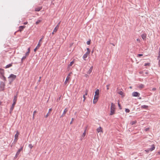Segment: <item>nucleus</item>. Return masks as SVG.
Listing matches in <instances>:
<instances>
[{"label":"nucleus","mask_w":160,"mask_h":160,"mask_svg":"<svg viewBox=\"0 0 160 160\" xmlns=\"http://www.w3.org/2000/svg\"><path fill=\"white\" fill-rule=\"evenodd\" d=\"M17 76L13 74H11L8 77L9 84H11L12 82L16 78Z\"/></svg>","instance_id":"1"},{"label":"nucleus","mask_w":160,"mask_h":160,"mask_svg":"<svg viewBox=\"0 0 160 160\" xmlns=\"http://www.w3.org/2000/svg\"><path fill=\"white\" fill-rule=\"evenodd\" d=\"M115 106L114 104L112 102L111 103V106L110 108V115H112L114 114L115 113Z\"/></svg>","instance_id":"2"},{"label":"nucleus","mask_w":160,"mask_h":160,"mask_svg":"<svg viewBox=\"0 0 160 160\" xmlns=\"http://www.w3.org/2000/svg\"><path fill=\"white\" fill-rule=\"evenodd\" d=\"M17 98V95H16L14 96V98L13 100V103L12 105V106L10 108V110L11 111H12L13 110L14 106L16 103Z\"/></svg>","instance_id":"3"},{"label":"nucleus","mask_w":160,"mask_h":160,"mask_svg":"<svg viewBox=\"0 0 160 160\" xmlns=\"http://www.w3.org/2000/svg\"><path fill=\"white\" fill-rule=\"evenodd\" d=\"M5 85L4 82H1L0 84V91H3L4 90Z\"/></svg>","instance_id":"4"},{"label":"nucleus","mask_w":160,"mask_h":160,"mask_svg":"<svg viewBox=\"0 0 160 160\" xmlns=\"http://www.w3.org/2000/svg\"><path fill=\"white\" fill-rule=\"evenodd\" d=\"M155 149V147L154 146V144H153L152 145L151 148L145 150V151L146 152L148 153L150 151H152L153 150Z\"/></svg>","instance_id":"5"},{"label":"nucleus","mask_w":160,"mask_h":160,"mask_svg":"<svg viewBox=\"0 0 160 160\" xmlns=\"http://www.w3.org/2000/svg\"><path fill=\"white\" fill-rule=\"evenodd\" d=\"M140 95V94L139 92H133L132 93V95L133 97L139 96Z\"/></svg>","instance_id":"6"},{"label":"nucleus","mask_w":160,"mask_h":160,"mask_svg":"<svg viewBox=\"0 0 160 160\" xmlns=\"http://www.w3.org/2000/svg\"><path fill=\"white\" fill-rule=\"evenodd\" d=\"M146 33H143L141 35V37L142 39L144 40H145L146 38Z\"/></svg>","instance_id":"7"},{"label":"nucleus","mask_w":160,"mask_h":160,"mask_svg":"<svg viewBox=\"0 0 160 160\" xmlns=\"http://www.w3.org/2000/svg\"><path fill=\"white\" fill-rule=\"evenodd\" d=\"M25 28V26H20L19 27V30L18 31H19L20 32L22 31L23 29Z\"/></svg>","instance_id":"8"},{"label":"nucleus","mask_w":160,"mask_h":160,"mask_svg":"<svg viewBox=\"0 0 160 160\" xmlns=\"http://www.w3.org/2000/svg\"><path fill=\"white\" fill-rule=\"evenodd\" d=\"M68 110L67 109V108H65L64 109L62 115L61 116L60 118L63 117L65 114L68 112Z\"/></svg>","instance_id":"9"},{"label":"nucleus","mask_w":160,"mask_h":160,"mask_svg":"<svg viewBox=\"0 0 160 160\" xmlns=\"http://www.w3.org/2000/svg\"><path fill=\"white\" fill-rule=\"evenodd\" d=\"M40 46H41L40 44L39 43H38L37 47H36V48L34 50V52H36L37 49H38L40 47Z\"/></svg>","instance_id":"10"},{"label":"nucleus","mask_w":160,"mask_h":160,"mask_svg":"<svg viewBox=\"0 0 160 160\" xmlns=\"http://www.w3.org/2000/svg\"><path fill=\"white\" fill-rule=\"evenodd\" d=\"M93 66H91L89 70L88 71L87 73L88 74H90L92 72L93 69Z\"/></svg>","instance_id":"11"},{"label":"nucleus","mask_w":160,"mask_h":160,"mask_svg":"<svg viewBox=\"0 0 160 160\" xmlns=\"http://www.w3.org/2000/svg\"><path fill=\"white\" fill-rule=\"evenodd\" d=\"M52 110V109L51 108H50L49 109V111L48 113L47 114V115L44 116V117L45 118H47L48 116L50 114V112Z\"/></svg>","instance_id":"12"},{"label":"nucleus","mask_w":160,"mask_h":160,"mask_svg":"<svg viewBox=\"0 0 160 160\" xmlns=\"http://www.w3.org/2000/svg\"><path fill=\"white\" fill-rule=\"evenodd\" d=\"M23 148V147H21L18 150V151L16 153L17 155H19V154H20L21 151L22 150Z\"/></svg>","instance_id":"13"},{"label":"nucleus","mask_w":160,"mask_h":160,"mask_svg":"<svg viewBox=\"0 0 160 160\" xmlns=\"http://www.w3.org/2000/svg\"><path fill=\"white\" fill-rule=\"evenodd\" d=\"M4 71L3 69L0 68V74L2 76L4 75Z\"/></svg>","instance_id":"14"},{"label":"nucleus","mask_w":160,"mask_h":160,"mask_svg":"<svg viewBox=\"0 0 160 160\" xmlns=\"http://www.w3.org/2000/svg\"><path fill=\"white\" fill-rule=\"evenodd\" d=\"M42 8V7H37L35 9V11L38 12Z\"/></svg>","instance_id":"15"},{"label":"nucleus","mask_w":160,"mask_h":160,"mask_svg":"<svg viewBox=\"0 0 160 160\" xmlns=\"http://www.w3.org/2000/svg\"><path fill=\"white\" fill-rule=\"evenodd\" d=\"M97 131L98 132H102V128L101 127H100L99 128H98L97 129Z\"/></svg>","instance_id":"16"},{"label":"nucleus","mask_w":160,"mask_h":160,"mask_svg":"<svg viewBox=\"0 0 160 160\" xmlns=\"http://www.w3.org/2000/svg\"><path fill=\"white\" fill-rule=\"evenodd\" d=\"M58 28H56V27H55V28H54L53 31L52 33V35H53L54 34V32H56L58 30Z\"/></svg>","instance_id":"17"},{"label":"nucleus","mask_w":160,"mask_h":160,"mask_svg":"<svg viewBox=\"0 0 160 160\" xmlns=\"http://www.w3.org/2000/svg\"><path fill=\"white\" fill-rule=\"evenodd\" d=\"M69 78H70V77H68V76L67 77L66 80L64 82V84H65L66 85L67 84V81L69 80Z\"/></svg>","instance_id":"18"},{"label":"nucleus","mask_w":160,"mask_h":160,"mask_svg":"<svg viewBox=\"0 0 160 160\" xmlns=\"http://www.w3.org/2000/svg\"><path fill=\"white\" fill-rule=\"evenodd\" d=\"M99 94V90L98 89H97L96 90V91L95 92V95H96L98 96Z\"/></svg>","instance_id":"19"},{"label":"nucleus","mask_w":160,"mask_h":160,"mask_svg":"<svg viewBox=\"0 0 160 160\" xmlns=\"http://www.w3.org/2000/svg\"><path fill=\"white\" fill-rule=\"evenodd\" d=\"M12 63H11L10 64L7 65L5 67V68H7L12 67Z\"/></svg>","instance_id":"20"},{"label":"nucleus","mask_w":160,"mask_h":160,"mask_svg":"<svg viewBox=\"0 0 160 160\" xmlns=\"http://www.w3.org/2000/svg\"><path fill=\"white\" fill-rule=\"evenodd\" d=\"M88 55V54H87L86 53L84 54V55L83 56V58L84 60H86L85 58L87 57Z\"/></svg>","instance_id":"21"},{"label":"nucleus","mask_w":160,"mask_h":160,"mask_svg":"<svg viewBox=\"0 0 160 160\" xmlns=\"http://www.w3.org/2000/svg\"><path fill=\"white\" fill-rule=\"evenodd\" d=\"M141 108L147 109L148 108V106L146 105H143L141 106Z\"/></svg>","instance_id":"22"},{"label":"nucleus","mask_w":160,"mask_h":160,"mask_svg":"<svg viewBox=\"0 0 160 160\" xmlns=\"http://www.w3.org/2000/svg\"><path fill=\"white\" fill-rule=\"evenodd\" d=\"M144 87V85L142 84H140L138 85V88H143Z\"/></svg>","instance_id":"23"},{"label":"nucleus","mask_w":160,"mask_h":160,"mask_svg":"<svg viewBox=\"0 0 160 160\" xmlns=\"http://www.w3.org/2000/svg\"><path fill=\"white\" fill-rule=\"evenodd\" d=\"M118 93L121 95H122L123 97L124 96V95H123V92L122 91H120L118 92Z\"/></svg>","instance_id":"24"},{"label":"nucleus","mask_w":160,"mask_h":160,"mask_svg":"<svg viewBox=\"0 0 160 160\" xmlns=\"http://www.w3.org/2000/svg\"><path fill=\"white\" fill-rule=\"evenodd\" d=\"M87 52H86V53L89 55L90 52V51L89 48H87Z\"/></svg>","instance_id":"25"},{"label":"nucleus","mask_w":160,"mask_h":160,"mask_svg":"<svg viewBox=\"0 0 160 160\" xmlns=\"http://www.w3.org/2000/svg\"><path fill=\"white\" fill-rule=\"evenodd\" d=\"M74 63V61H73L71 62L70 64L68 65V66L70 67L72 66Z\"/></svg>","instance_id":"26"},{"label":"nucleus","mask_w":160,"mask_h":160,"mask_svg":"<svg viewBox=\"0 0 160 160\" xmlns=\"http://www.w3.org/2000/svg\"><path fill=\"white\" fill-rule=\"evenodd\" d=\"M18 135H19V133H18V132H17V133L16 134H15V139H17V138L18 137Z\"/></svg>","instance_id":"27"},{"label":"nucleus","mask_w":160,"mask_h":160,"mask_svg":"<svg viewBox=\"0 0 160 160\" xmlns=\"http://www.w3.org/2000/svg\"><path fill=\"white\" fill-rule=\"evenodd\" d=\"M1 78L5 81H6V78L4 75L2 76Z\"/></svg>","instance_id":"28"},{"label":"nucleus","mask_w":160,"mask_h":160,"mask_svg":"<svg viewBox=\"0 0 160 160\" xmlns=\"http://www.w3.org/2000/svg\"><path fill=\"white\" fill-rule=\"evenodd\" d=\"M136 122H137L136 121H133L131 122V124L132 125H133L135 124L136 123Z\"/></svg>","instance_id":"29"},{"label":"nucleus","mask_w":160,"mask_h":160,"mask_svg":"<svg viewBox=\"0 0 160 160\" xmlns=\"http://www.w3.org/2000/svg\"><path fill=\"white\" fill-rule=\"evenodd\" d=\"M41 21L40 20H38L36 22V24H37V25H38V24L41 22Z\"/></svg>","instance_id":"30"},{"label":"nucleus","mask_w":160,"mask_h":160,"mask_svg":"<svg viewBox=\"0 0 160 160\" xmlns=\"http://www.w3.org/2000/svg\"><path fill=\"white\" fill-rule=\"evenodd\" d=\"M60 22V21L59 22L55 27L58 29Z\"/></svg>","instance_id":"31"},{"label":"nucleus","mask_w":160,"mask_h":160,"mask_svg":"<svg viewBox=\"0 0 160 160\" xmlns=\"http://www.w3.org/2000/svg\"><path fill=\"white\" fill-rule=\"evenodd\" d=\"M98 96L97 95L96 96V95H94V99H95L98 100Z\"/></svg>","instance_id":"32"},{"label":"nucleus","mask_w":160,"mask_h":160,"mask_svg":"<svg viewBox=\"0 0 160 160\" xmlns=\"http://www.w3.org/2000/svg\"><path fill=\"white\" fill-rule=\"evenodd\" d=\"M98 100L95 99H93V103L94 104L96 103L98 101Z\"/></svg>","instance_id":"33"},{"label":"nucleus","mask_w":160,"mask_h":160,"mask_svg":"<svg viewBox=\"0 0 160 160\" xmlns=\"http://www.w3.org/2000/svg\"><path fill=\"white\" fill-rule=\"evenodd\" d=\"M26 56H23L22 58V59H21V61L22 62L26 58Z\"/></svg>","instance_id":"34"},{"label":"nucleus","mask_w":160,"mask_h":160,"mask_svg":"<svg viewBox=\"0 0 160 160\" xmlns=\"http://www.w3.org/2000/svg\"><path fill=\"white\" fill-rule=\"evenodd\" d=\"M36 112H37L36 111H34V112H33V117H32L33 119H34V115L36 113Z\"/></svg>","instance_id":"35"},{"label":"nucleus","mask_w":160,"mask_h":160,"mask_svg":"<svg viewBox=\"0 0 160 160\" xmlns=\"http://www.w3.org/2000/svg\"><path fill=\"white\" fill-rule=\"evenodd\" d=\"M86 132V130H85L82 135V137H84L85 136Z\"/></svg>","instance_id":"36"},{"label":"nucleus","mask_w":160,"mask_h":160,"mask_svg":"<svg viewBox=\"0 0 160 160\" xmlns=\"http://www.w3.org/2000/svg\"><path fill=\"white\" fill-rule=\"evenodd\" d=\"M29 51H28L26 53L25 56H26V57L29 55Z\"/></svg>","instance_id":"37"},{"label":"nucleus","mask_w":160,"mask_h":160,"mask_svg":"<svg viewBox=\"0 0 160 160\" xmlns=\"http://www.w3.org/2000/svg\"><path fill=\"white\" fill-rule=\"evenodd\" d=\"M125 112H126L128 113V112H130V110L126 108L125 109Z\"/></svg>","instance_id":"38"},{"label":"nucleus","mask_w":160,"mask_h":160,"mask_svg":"<svg viewBox=\"0 0 160 160\" xmlns=\"http://www.w3.org/2000/svg\"><path fill=\"white\" fill-rule=\"evenodd\" d=\"M28 147L30 148V149H32L33 147L32 145L31 144H29L28 145Z\"/></svg>","instance_id":"39"},{"label":"nucleus","mask_w":160,"mask_h":160,"mask_svg":"<svg viewBox=\"0 0 160 160\" xmlns=\"http://www.w3.org/2000/svg\"><path fill=\"white\" fill-rule=\"evenodd\" d=\"M150 65V63H146L145 64H144V66H149Z\"/></svg>","instance_id":"40"},{"label":"nucleus","mask_w":160,"mask_h":160,"mask_svg":"<svg viewBox=\"0 0 160 160\" xmlns=\"http://www.w3.org/2000/svg\"><path fill=\"white\" fill-rule=\"evenodd\" d=\"M158 57L159 58H160V48L159 49V51L158 53Z\"/></svg>","instance_id":"41"},{"label":"nucleus","mask_w":160,"mask_h":160,"mask_svg":"<svg viewBox=\"0 0 160 160\" xmlns=\"http://www.w3.org/2000/svg\"><path fill=\"white\" fill-rule=\"evenodd\" d=\"M118 106H119V108L120 109H121V105H120V103H119V102H118Z\"/></svg>","instance_id":"42"},{"label":"nucleus","mask_w":160,"mask_h":160,"mask_svg":"<svg viewBox=\"0 0 160 160\" xmlns=\"http://www.w3.org/2000/svg\"><path fill=\"white\" fill-rule=\"evenodd\" d=\"M90 41H91L90 40L89 41H88L87 42V44L88 45H89L90 44Z\"/></svg>","instance_id":"43"},{"label":"nucleus","mask_w":160,"mask_h":160,"mask_svg":"<svg viewBox=\"0 0 160 160\" xmlns=\"http://www.w3.org/2000/svg\"><path fill=\"white\" fill-rule=\"evenodd\" d=\"M110 85L109 84H108V85L106 86V87H107V89L108 90L109 89V86Z\"/></svg>","instance_id":"44"},{"label":"nucleus","mask_w":160,"mask_h":160,"mask_svg":"<svg viewBox=\"0 0 160 160\" xmlns=\"http://www.w3.org/2000/svg\"><path fill=\"white\" fill-rule=\"evenodd\" d=\"M157 59L159 60V64H160V58H159L158 57Z\"/></svg>","instance_id":"45"},{"label":"nucleus","mask_w":160,"mask_h":160,"mask_svg":"<svg viewBox=\"0 0 160 160\" xmlns=\"http://www.w3.org/2000/svg\"><path fill=\"white\" fill-rule=\"evenodd\" d=\"M149 130V128H146L145 129V131H148V130Z\"/></svg>","instance_id":"46"},{"label":"nucleus","mask_w":160,"mask_h":160,"mask_svg":"<svg viewBox=\"0 0 160 160\" xmlns=\"http://www.w3.org/2000/svg\"><path fill=\"white\" fill-rule=\"evenodd\" d=\"M74 120V118H72V121H71V122H70V124H71L72 123V121H73Z\"/></svg>","instance_id":"47"},{"label":"nucleus","mask_w":160,"mask_h":160,"mask_svg":"<svg viewBox=\"0 0 160 160\" xmlns=\"http://www.w3.org/2000/svg\"><path fill=\"white\" fill-rule=\"evenodd\" d=\"M143 56V54H138V57H140V56Z\"/></svg>","instance_id":"48"},{"label":"nucleus","mask_w":160,"mask_h":160,"mask_svg":"<svg viewBox=\"0 0 160 160\" xmlns=\"http://www.w3.org/2000/svg\"><path fill=\"white\" fill-rule=\"evenodd\" d=\"M83 97L84 98L83 101H84L86 98L85 95H83Z\"/></svg>","instance_id":"49"},{"label":"nucleus","mask_w":160,"mask_h":160,"mask_svg":"<svg viewBox=\"0 0 160 160\" xmlns=\"http://www.w3.org/2000/svg\"><path fill=\"white\" fill-rule=\"evenodd\" d=\"M88 91L86 90V91L85 94L84 95H85H85H87V94H88Z\"/></svg>","instance_id":"50"},{"label":"nucleus","mask_w":160,"mask_h":160,"mask_svg":"<svg viewBox=\"0 0 160 160\" xmlns=\"http://www.w3.org/2000/svg\"><path fill=\"white\" fill-rule=\"evenodd\" d=\"M42 38H41V39H40L39 40L38 43H40V42L42 41Z\"/></svg>","instance_id":"51"},{"label":"nucleus","mask_w":160,"mask_h":160,"mask_svg":"<svg viewBox=\"0 0 160 160\" xmlns=\"http://www.w3.org/2000/svg\"><path fill=\"white\" fill-rule=\"evenodd\" d=\"M18 155H17V154H16V155H15V157H14V159H16L17 158V157H18Z\"/></svg>","instance_id":"52"},{"label":"nucleus","mask_w":160,"mask_h":160,"mask_svg":"<svg viewBox=\"0 0 160 160\" xmlns=\"http://www.w3.org/2000/svg\"><path fill=\"white\" fill-rule=\"evenodd\" d=\"M18 155H17V154H16V155H15V157H14V159H16L17 158V157H18Z\"/></svg>","instance_id":"53"},{"label":"nucleus","mask_w":160,"mask_h":160,"mask_svg":"<svg viewBox=\"0 0 160 160\" xmlns=\"http://www.w3.org/2000/svg\"><path fill=\"white\" fill-rule=\"evenodd\" d=\"M137 41L139 42H140V39H139V38H138V39H137Z\"/></svg>","instance_id":"54"},{"label":"nucleus","mask_w":160,"mask_h":160,"mask_svg":"<svg viewBox=\"0 0 160 160\" xmlns=\"http://www.w3.org/2000/svg\"><path fill=\"white\" fill-rule=\"evenodd\" d=\"M156 90V88H153L152 89V91H155Z\"/></svg>","instance_id":"55"},{"label":"nucleus","mask_w":160,"mask_h":160,"mask_svg":"<svg viewBox=\"0 0 160 160\" xmlns=\"http://www.w3.org/2000/svg\"><path fill=\"white\" fill-rule=\"evenodd\" d=\"M41 77H39V80H38V82H40L41 81Z\"/></svg>","instance_id":"56"},{"label":"nucleus","mask_w":160,"mask_h":160,"mask_svg":"<svg viewBox=\"0 0 160 160\" xmlns=\"http://www.w3.org/2000/svg\"><path fill=\"white\" fill-rule=\"evenodd\" d=\"M23 23L24 24H25V25L27 24L28 23V22H24Z\"/></svg>","instance_id":"57"},{"label":"nucleus","mask_w":160,"mask_h":160,"mask_svg":"<svg viewBox=\"0 0 160 160\" xmlns=\"http://www.w3.org/2000/svg\"><path fill=\"white\" fill-rule=\"evenodd\" d=\"M28 51H29V52H30V48H28Z\"/></svg>","instance_id":"58"},{"label":"nucleus","mask_w":160,"mask_h":160,"mask_svg":"<svg viewBox=\"0 0 160 160\" xmlns=\"http://www.w3.org/2000/svg\"><path fill=\"white\" fill-rule=\"evenodd\" d=\"M60 98H61V97H60L59 98H58L57 99V101L60 100Z\"/></svg>","instance_id":"59"},{"label":"nucleus","mask_w":160,"mask_h":160,"mask_svg":"<svg viewBox=\"0 0 160 160\" xmlns=\"http://www.w3.org/2000/svg\"><path fill=\"white\" fill-rule=\"evenodd\" d=\"M85 76V77H87L88 76V75L87 74H86Z\"/></svg>","instance_id":"60"},{"label":"nucleus","mask_w":160,"mask_h":160,"mask_svg":"<svg viewBox=\"0 0 160 160\" xmlns=\"http://www.w3.org/2000/svg\"><path fill=\"white\" fill-rule=\"evenodd\" d=\"M158 153L159 154H160V151H159V152H158Z\"/></svg>","instance_id":"61"},{"label":"nucleus","mask_w":160,"mask_h":160,"mask_svg":"<svg viewBox=\"0 0 160 160\" xmlns=\"http://www.w3.org/2000/svg\"><path fill=\"white\" fill-rule=\"evenodd\" d=\"M69 75H70V74H69L68 75V76L69 77Z\"/></svg>","instance_id":"62"},{"label":"nucleus","mask_w":160,"mask_h":160,"mask_svg":"<svg viewBox=\"0 0 160 160\" xmlns=\"http://www.w3.org/2000/svg\"><path fill=\"white\" fill-rule=\"evenodd\" d=\"M139 99H141V98H139Z\"/></svg>","instance_id":"63"},{"label":"nucleus","mask_w":160,"mask_h":160,"mask_svg":"<svg viewBox=\"0 0 160 160\" xmlns=\"http://www.w3.org/2000/svg\"><path fill=\"white\" fill-rule=\"evenodd\" d=\"M112 44L113 46H114V44Z\"/></svg>","instance_id":"64"}]
</instances>
